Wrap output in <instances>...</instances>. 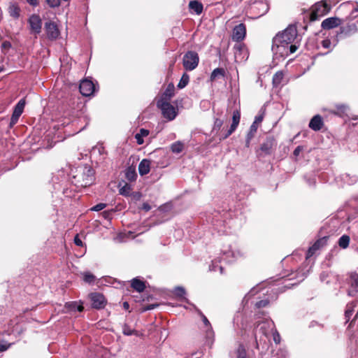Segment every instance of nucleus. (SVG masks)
Returning a JSON list of instances; mask_svg holds the SVG:
<instances>
[{"label": "nucleus", "mask_w": 358, "mask_h": 358, "mask_svg": "<svg viewBox=\"0 0 358 358\" xmlns=\"http://www.w3.org/2000/svg\"><path fill=\"white\" fill-rule=\"evenodd\" d=\"M341 20L338 17H329L323 20L321 27L324 29H331L340 24Z\"/></svg>", "instance_id": "nucleus-13"}, {"label": "nucleus", "mask_w": 358, "mask_h": 358, "mask_svg": "<svg viewBox=\"0 0 358 358\" xmlns=\"http://www.w3.org/2000/svg\"><path fill=\"white\" fill-rule=\"evenodd\" d=\"M130 192V187L128 185H125L120 189V193L122 195H129Z\"/></svg>", "instance_id": "nucleus-44"}, {"label": "nucleus", "mask_w": 358, "mask_h": 358, "mask_svg": "<svg viewBox=\"0 0 358 358\" xmlns=\"http://www.w3.org/2000/svg\"><path fill=\"white\" fill-rule=\"evenodd\" d=\"M173 293L176 296L182 297L186 294V292H185V289H184V287H176L174 289Z\"/></svg>", "instance_id": "nucleus-39"}, {"label": "nucleus", "mask_w": 358, "mask_h": 358, "mask_svg": "<svg viewBox=\"0 0 358 358\" xmlns=\"http://www.w3.org/2000/svg\"><path fill=\"white\" fill-rule=\"evenodd\" d=\"M234 49L235 50V52H234L235 57L236 58L237 55L238 53H241L242 51L245 50V47L241 44H237V45H234Z\"/></svg>", "instance_id": "nucleus-42"}, {"label": "nucleus", "mask_w": 358, "mask_h": 358, "mask_svg": "<svg viewBox=\"0 0 358 358\" xmlns=\"http://www.w3.org/2000/svg\"><path fill=\"white\" fill-rule=\"evenodd\" d=\"M106 206V203H98V204L95 205L94 206H93L91 208V210L93 211H100V210H103V208H105Z\"/></svg>", "instance_id": "nucleus-45"}, {"label": "nucleus", "mask_w": 358, "mask_h": 358, "mask_svg": "<svg viewBox=\"0 0 358 358\" xmlns=\"http://www.w3.org/2000/svg\"><path fill=\"white\" fill-rule=\"evenodd\" d=\"M74 243L76 245L78 246H82L83 245V242L82 241L80 240V238L78 237V235H76L74 238Z\"/></svg>", "instance_id": "nucleus-51"}, {"label": "nucleus", "mask_w": 358, "mask_h": 358, "mask_svg": "<svg viewBox=\"0 0 358 358\" xmlns=\"http://www.w3.org/2000/svg\"><path fill=\"white\" fill-rule=\"evenodd\" d=\"M321 44L324 48L328 49L331 47V43L329 39L326 38L322 41Z\"/></svg>", "instance_id": "nucleus-48"}, {"label": "nucleus", "mask_w": 358, "mask_h": 358, "mask_svg": "<svg viewBox=\"0 0 358 358\" xmlns=\"http://www.w3.org/2000/svg\"><path fill=\"white\" fill-rule=\"evenodd\" d=\"M199 55L194 51H187L183 56L182 64L187 71L195 69L199 64Z\"/></svg>", "instance_id": "nucleus-5"}, {"label": "nucleus", "mask_w": 358, "mask_h": 358, "mask_svg": "<svg viewBox=\"0 0 358 358\" xmlns=\"http://www.w3.org/2000/svg\"><path fill=\"white\" fill-rule=\"evenodd\" d=\"M215 264H216L215 261L212 262V264L210 266V270L215 271L217 270V268H218L220 269V273H223V267L222 266H218L215 265Z\"/></svg>", "instance_id": "nucleus-46"}, {"label": "nucleus", "mask_w": 358, "mask_h": 358, "mask_svg": "<svg viewBox=\"0 0 358 358\" xmlns=\"http://www.w3.org/2000/svg\"><path fill=\"white\" fill-rule=\"evenodd\" d=\"M268 300H261V301H257L256 303H255V306L258 308H262V307H265L268 305Z\"/></svg>", "instance_id": "nucleus-47"}, {"label": "nucleus", "mask_w": 358, "mask_h": 358, "mask_svg": "<svg viewBox=\"0 0 358 358\" xmlns=\"http://www.w3.org/2000/svg\"><path fill=\"white\" fill-rule=\"evenodd\" d=\"M330 6L325 1H322L315 3L312 7L310 20L315 21L324 16L330 11Z\"/></svg>", "instance_id": "nucleus-4"}, {"label": "nucleus", "mask_w": 358, "mask_h": 358, "mask_svg": "<svg viewBox=\"0 0 358 358\" xmlns=\"http://www.w3.org/2000/svg\"><path fill=\"white\" fill-rule=\"evenodd\" d=\"M158 306V304H150L146 308H145V310H150L155 308Z\"/></svg>", "instance_id": "nucleus-56"}, {"label": "nucleus", "mask_w": 358, "mask_h": 358, "mask_svg": "<svg viewBox=\"0 0 358 358\" xmlns=\"http://www.w3.org/2000/svg\"><path fill=\"white\" fill-rule=\"evenodd\" d=\"M28 23L29 24L31 32L36 34L41 33L42 28V20L38 15H31L28 20Z\"/></svg>", "instance_id": "nucleus-8"}, {"label": "nucleus", "mask_w": 358, "mask_h": 358, "mask_svg": "<svg viewBox=\"0 0 358 358\" xmlns=\"http://www.w3.org/2000/svg\"><path fill=\"white\" fill-rule=\"evenodd\" d=\"M229 254H231V255H234L233 252H224V255H226L227 257L229 256Z\"/></svg>", "instance_id": "nucleus-61"}, {"label": "nucleus", "mask_w": 358, "mask_h": 358, "mask_svg": "<svg viewBox=\"0 0 358 358\" xmlns=\"http://www.w3.org/2000/svg\"><path fill=\"white\" fill-rule=\"evenodd\" d=\"M95 279V276L90 273L86 272L84 273L83 280L87 283L91 284L94 282Z\"/></svg>", "instance_id": "nucleus-34"}, {"label": "nucleus", "mask_w": 358, "mask_h": 358, "mask_svg": "<svg viewBox=\"0 0 358 358\" xmlns=\"http://www.w3.org/2000/svg\"><path fill=\"white\" fill-rule=\"evenodd\" d=\"M45 29L47 36L50 40H55L58 38L59 31L57 24L52 22H48L45 24Z\"/></svg>", "instance_id": "nucleus-10"}, {"label": "nucleus", "mask_w": 358, "mask_h": 358, "mask_svg": "<svg viewBox=\"0 0 358 358\" xmlns=\"http://www.w3.org/2000/svg\"><path fill=\"white\" fill-rule=\"evenodd\" d=\"M150 208H151V207H150V206L148 203H144L143 204V210H146V211H148V210H150Z\"/></svg>", "instance_id": "nucleus-58"}, {"label": "nucleus", "mask_w": 358, "mask_h": 358, "mask_svg": "<svg viewBox=\"0 0 358 358\" xmlns=\"http://www.w3.org/2000/svg\"><path fill=\"white\" fill-rule=\"evenodd\" d=\"M322 118L320 115H316L313 117L309 122V127L313 131H320L323 127Z\"/></svg>", "instance_id": "nucleus-14"}, {"label": "nucleus", "mask_w": 358, "mask_h": 358, "mask_svg": "<svg viewBox=\"0 0 358 358\" xmlns=\"http://www.w3.org/2000/svg\"><path fill=\"white\" fill-rule=\"evenodd\" d=\"M6 350H7V347L0 344V351H5Z\"/></svg>", "instance_id": "nucleus-60"}, {"label": "nucleus", "mask_w": 358, "mask_h": 358, "mask_svg": "<svg viewBox=\"0 0 358 358\" xmlns=\"http://www.w3.org/2000/svg\"><path fill=\"white\" fill-rule=\"evenodd\" d=\"M27 2L32 6H36L38 4V0H26Z\"/></svg>", "instance_id": "nucleus-54"}, {"label": "nucleus", "mask_w": 358, "mask_h": 358, "mask_svg": "<svg viewBox=\"0 0 358 358\" xmlns=\"http://www.w3.org/2000/svg\"><path fill=\"white\" fill-rule=\"evenodd\" d=\"M135 138L136 139V142L138 145H141L143 143V137L141 136L140 135H138V134H136L135 135Z\"/></svg>", "instance_id": "nucleus-52"}, {"label": "nucleus", "mask_w": 358, "mask_h": 358, "mask_svg": "<svg viewBox=\"0 0 358 358\" xmlns=\"http://www.w3.org/2000/svg\"><path fill=\"white\" fill-rule=\"evenodd\" d=\"M157 106L162 110L163 117L169 121L173 120L178 115L177 110L169 101L159 99Z\"/></svg>", "instance_id": "nucleus-3"}, {"label": "nucleus", "mask_w": 358, "mask_h": 358, "mask_svg": "<svg viewBox=\"0 0 358 358\" xmlns=\"http://www.w3.org/2000/svg\"><path fill=\"white\" fill-rule=\"evenodd\" d=\"M355 304L352 302L350 303H348L346 306V309L345 311V317L346 319V322H348L354 313V308L355 307Z\"/></svg>", "instance_id": "nucleus-24"}, {"label": "nucleus", "mask_w": 358, "mask_h": 358, "mask_svg": "<svg viewBox=\"0 0 358 358\" xmlns=\"http://www.w3.org/2000/svg\"><path fill=\"white\" fill-rule=\"evenodd\" d=\"M66 306L71 310H77L79 312H82L83 310V306L82 305H78L76 302L68 303Z\"/></svg>", "instance_id": "nucleus-31"}, {"label": "nucleus", "mask_w": 358, "mask_h": 358, "mask_svg": "<svg viewBox=\"0 0 358 358\" xmlns=\"http://www.w3.org/2000/svg\"><path fill=\"white\" fill-rule=\"evenodd\" d=\"M246 34V28L245 25L243 23H241L236 26L233 29L232 39L234 41L240 42L243 41Z\"/></svg>", "instance_id": "nucleus-11"}, {"label": "nucleus", "mask_w": 358, "mask_h": 358, "mask_svg": "<svg viewBox=\"0 0 358 358\" xmlns=\"http://www.w3.org/2000/svg\"><path fill=\"white\" fill-rule=\"evenodd\" d=\"M302 148L301 146H297L295 150H294V155L295 156H297L299 155L300 152L301 151Z\"/></svg>", "instance_id": "nucleus-57"}, {"label": "nucleus", "mask_w": 358, "mask_h": 358, "mask_svg": "<svg viewBox=\"0 0 358 358\" xmlns=\"http://www.w3.org/2000/svg\"><path fill=\"white\" fill-rule=\"evenodd\" d=\"M9 15L17 19L20 17V8L16 3H10L8 7Z\"/></svg>", "instance_id": "nucleus-22"}, {"label": "nucleus", "mask_w": 358, "mask_h": 358, "mask_svg": "<svg viewBox=\"0 0 358 358\" xmlns=\"http://www.w3.org/2000/svg\"><path fill=\"white\" fill-rule=\"evenodd\" d=\"M45 1L51 8L59 7L60 5V0H45Z\"/></svg>", "instance_id": "nucleus-41"}, {"label": "nucleus", "mask_w": 358, "mask_h": 358, "mask_svg": "<svg viewBox=\"0 0 358 358\" xmlns=\"http://www.w3.org/2000/svg\"><path fill=\"white\" fill-rule=\"evenodd\" d=\"M122 331H123V334L126 336L137 334V332L135 330L131 329L128 325L124 326Z\"/></svg>", "instance_id": "nucleus-40"}, {"label": "nucleus", "mask_w": 358, "mask_h": 358, "mask_svg": "<svg viewBox=\"0 0 358 358\" xmlns=\"http://www.w3.org/2000/svg\"><path fill=\"white\" fill-rule=\"evenodd\" d=\"M254 293H255L254 289H251L250 292H249L250 294H254Z\"/></svg>", "instance_id": "nucleus-63"}, {"label": "nucleus", "mask_w": 358, "mask_h": 358, "mask_svg": "<svg viewBox=\"0 0 358 358\" xmlns=\"http://www.w3.org/2000/svg\"><path fill=\"white\" fill-rule=\"evenodd\" d=\"M336 109H337V112H334V113L341 115L343 114H345L347 112L348 107L345 105L341 104V105L336 106Z\"/></svg>", "instance_id": "nucleus-37"}, {"label": "nucleus", "mask_w": 358, "mask_h": 358, "mask_svg": "<svg viewBox=\"0 0 358 358\" xmlns=\"http://www.w3.org/2000/svg\"><path fill=\"white\" fill-rule=\"evenodd\" d=\"M123 308L125 309V310H128L129 308V304L128 302L125 301L123 303Z\"/></svg>", "instance_id": "nucleus-59"}, {"label": "nucleus", "mask_w": 358, "mask_h": 358, "mask_svg": "<svg viewBox=\"0 0 358 358\" xmlns=\"http://www.w3.org/2000/svg\"><path fill=\"white\" fill-rule=\"evenodd\" d=\"M297 29L294 25H289L273 39L272 51L276 58L285 59L294 53L299 48Z\"/></svg>", "instance_id": "nucleus-1"}, {"label": "nucleus", "mask_w": 358, "mask_h": 358, "mask_svg": "<svg viewBox=\"0 0 358 358\" xmlns=\"http://www.w3.org/2000/svg\"><path fill=\"white\" fill-rule=\"evenodd\" d=\"M90 298L92 302V306L96 309L103 308L106 304L104 296L98 292L91 293Z\"/></svg>", "instance_id": "nucleus-7"}, {"label": "nucleus", "mask_w": 358, "mask_h": 358, "mask_svg": "<svg viewBox=\"0 0 358 358\" xmlns=\"http://www.w3.org/2000/svg\"><path fill=\"white\" fill-rule=\"evenodd\" d=\"M348 284L350 289H348L349 296H355L358 293V274L352 273L350 275Z\"/></svg>", "instance_id": "nucleus-12"}, {"label": "nucleus", "mask_w": 358, "mask_h": 358, "mask_svg": "<svg viewBox=\"0 0 358 358\" xmlns=\"http://www.w3.org/2000/svg\"><path fill=\"white\" fill-rule=\"evenodd\" d=\"M250 141H248V136H247L246 138V146L248 147L250 144Z\"/></svg>", "instance_id": "nucleus-62"}, {"label": "nucleus", "mask_w": 358, "mask_h": 358, "mask_svg": "<svg viewBox=\"0 0 358 358\" xmlns=\"http://www.w3.org/2000/svg\"><path fill=\"white\" fill-rule=\"evenodd\" d=\"M131 286L138 292H143L145 288V282L136 278L131 280Z\"/></svg>", "instance_id": "nucleus-20"}, {"label": "nucleus", "mask_w": 358, "mask_h": 358, "mask_svg": "<svg viewBox=\"0 0 358 358\" xmlns=\"http://www.w3.org/2000/svg\"><path fill=\"white\" fill-rule=\"evenodd\" d=\"M138 134L142 137L147 136L149 134V131L145 129H141Z\"/></svg>", "instance_id": "nucleus-50"}, {"label": "nucleus", "mask_w": 358, "mask_h": 358, "mask_svg": "<svg viewBox=\"0 0 358 358\" xmlns=\"http://www.w3.org/2000/svg\"><path fill=\"white\" fill-rule=\"evenodd\" d=\"M241 120V113L238 110H236L233 112L232 123L225 134L220 138V140H224L232 134L238 127Z\"/></svg>", "instance_id": "nucleus-6"}, {"label": "nucleus", "mask_w": 358, "mask_h": 358, "mask_svg": "<svg viewBox=\"0 0 358 358\" xmlns=\"http://www.w3.org/2000/svg\"><path fill=\"white\" fill-rule=\"evenodd\" d=\"M197 313L199 315V316L201 317L202 321L204 324V325L208 328L207 333L210 334H213V328L212 326L209 322V320L207 319V317L203 314V313L196 307H194Z\"/></svg>", "instance_id": "nucleus-23"}, {"label": "nucleus", "mask_w": 358, "mask_h": 358, "mask_svg": "<svg viewBox=\"0 0 358 358\" xmlns=\"http://www.w3.org/2000/svg\"><path fill=\"white\" fill-rule=\"evenodd\" d=\"M189 81V75H187L186 73H183V75L182 76L178 84V87L179 89H182L184 88L185 87L187 86V85L188 84Z\"/></svg>", "instance_id": "nucleus-29"}, {"label": "nucleus", "mask_w": 358, "mask_h": 358, "mask_svg": "<svg viewBox=\"0 0 358 358\" xmlns=\"http://www.w3.org/2000/svg\"><path fill=\"white\" fill-rule=\"evenodd\" d=\"M184 148V145L180 141L173 143L171 146V150L173 153H180Z\"/></svg>", "instance_id": "nucleus-26"}, {"label": "nucleus", "mask_w": 358, "mask_h": 358, "mask_svg": "<svg viewBox=\"0 0 358 358\" xmlns=\"http://www.w3.org/2000/svg\"><path fill=\"white\" fill-rule=\"evenodd\" d=\"M19 118H20L19 116L12 114L10 124H9V128H12L17 122Z\"/></svg>", "instance_id": "nucleus-43"}, {"label": "nucleus", "mask_w": 358, "mask_h": 358, "mask_svg": "<svg viewBox=\"0 0 358 358\" xmlns=\"http://www.w3.org/2000/svg\"><path fill=\"white\" fill-rule=\"evenodd\" d=\"M11 43L8 41H4L2 42L1 45V52L6 54L8 50L11 48Z\"/></svg>", "instance_id": "nucleus-35"}, {"label": "nucleus", "mask_w": 358, "mask_h": 358, "mask_svg": "<svg viewBox=\"0 0 358 358\" xmlns=\"http://www.w3.org/2000/svg\"><path fill=\"white\" fill-rule=\"evenodd\" d=\"M174 85L173 83H169L160 99H164L165 101H169L170 99L174 96Z\"/></svg>", "instance_id": "nucleus-18"}, {"label": "nucleus", "mask_w": 358, "mask_h": 358, "mask_svg": "<svg viewBox=\"0 0 358 358\" xmlns=\"http://www.w3.org/2000/svg\"><path fill=\"white\" fill-rule=\"evenodd\" d=\"M236 354L237 358H247V352L243 344L240 343L238 345Z\"/></svg>", "instance_id": "nucleus-27"}, {"label": "nucleus", "mask_w": 358, "mask_h": 358, "mask_svg": "<svg viewBox=\"0 0 358 358\" xmlns=\"http://www.w3.org/2000/svg\"><path fill=\"white\" fill-rule=\"evenodd\" d=\"M223 124H224V120L219 119V118H215V120L214 121L213 131H220L221 127H222Z\"/></svg>", "instance_id": "nucleus-33"}, {"label": "nucleus", "mask_w": 358, "mask_h": 358, "mask_svg": "<svg viewBox=\"0 0 358 358\" xmlns=\"http://www.w3.org/2000/svg\"><path fill=\"white\" fill-rule=\"evenodd\" d=\"M275 142L273 138H266L265 142L261 145V150L266 154H270L272 152Z\"/></svg>", "instance_id": "nucleus-17"}, {"label": "nucleus", "mask_w": 358, "mask_h": 358, "mask_svg": "<svg viewBox=\"0 0 358 358\" xmlns=\"http://www.w3.org/2000/svg\"><path fill=\"white\" fill-rule=\"evenodd\" d=\"M125 175L126 178L130 181L134 180L137 176L135 170L131 169L127 170Z\"/></svg>", "instance_id": "nucleus-32"}, {"label": "nucleus", "mask_w": 358, "mask_h": 358, "mask_svg": "<svg viewBox=\"0 0 358 358\" xmlns=\"http://www.w3.org/2000/svg\"><path fill=\"white\" fill-rule=\"evenodd\" d=\"M189 8L191 10L194 11L196 14L200 15L203 11V5L201 2L196 0L190 1L189 3Z\"/></svg>", "instance_id": "nucleus-19"}, {"label": "nucleus", "mask_w": 358, "mask_h": 358, "mask_svg": "<svg viewBox=\"0 0 358 358\" xmlns=\"http://www.w3.org/2000/svg\"><path fill=\"white\" fill-rule=\"evenodd\" d=\"M350 15L352 17H356L358 15V6L352 10Z\"/></svg>", "instance_id": "nucleus-55"}, {"label": "nucleus", "mask_w": 358, "mask_h": 358, "mask_svg": "<svg viewBox=\"0 0 358 358\" xmlns=\"http://www.w3.org/2000/svg\"><path fill=\"white\" fill-rule=\"evenodd\" d=\"M25 104H26L25 99H20L18 101V103L15 105V106L14 107L13 114L20 117V115L23 113Z\"/></svg>", "instance_id": "nucleus-21"}, {"label": "nucleus", "mask_w": 358, "mask_h": 358, "mask_svg": "<svg viewBox=\"0 0 358 358\" xmlns=\"http://www.w3.org/2000/svg\"><path fill=\"white\" fill-rule=\"evenodd\" d=\"M343 178L345 180V182H347L348 185H352L357 180V176H353L352 177H350L348 174L343 175Z\"/></svg>", "instance_id": "nucleus-36"}, {"label": "nucleus", "mask_w": 358, "mask_h": 358, "mask_svg": "<svg viewBox=\"0 0 358 358\" xmlns=\"http://www.w3.org/2000/svg\"><path fill=\"white\" fill-rule=\"evenodd\" d=\"M263 118H264V117L262 115H257L255 117V121L253 122L252 124H255V125H257L258 124H259L262 122Z\"/></svg>", "instance_id": "nucleus-49"}, {"label": "nucleus", "mask_w": 358, "mask_h": 358, "mask_svg": "<svg viewBox=\"0 0 358 358\" xmlns=\"http://www.w3.org/2000/svg\"><path fill=\"white\" fill-rule=\"evenodd\" d=\"M76 172L73 178L78 187H85L94 182V171L91 166L87 164L81 166L77 169Z\"/></svg>", "instance_id": "nucleus-2"}, {"label": "nucleus", "mask_w": 358, "mask_h": 358, "mask_svg": "<svg viewBox=\"0 0 358 358\" xmlns=\"http://www.w3.org/2000/svg\"><path fill=\"white\" fill-rule=\"evenodd\" d=\"M327 243V237L317 240L308 250L307 257H311L317 250L325 245Z\"/></svg>", "instance_id": "nucleus-15"}, {"label": "nucleus", "mask_w": 358, "mask_h": 358, "mask_svg": "<svg viewBox=\"0 0 358 358\" xmlns=\"http://www.w3.org/2000/svg\"><path fill=\"white\" fill-rule=\"evenodd\" d=\"M79 89L83 96H88L94 93L95 87L91 80L85 79L80 83Z\"/></svg>", "instance_id": "nucleus-9"}, {"label": "nucleus", "mask_w": 358, "mask_h": 358, "mask_svg": "<svg viewBox=\"0 0 358 358\" xmlns=\"http://www.w3.org/2000/svg\"><path fill=\"white\" fill-rule=\"evenodd\" d=\"M273 340L275 343H280V334L277 331L273 334Z\"/></svg>", "instance_id": "nucleus-53"}, {"label": "nucleus", "mask_w": 358, "mask_h": 358, "mask_svg": "<svg viewBox=\"0 0 358 358\" xmlns=\"http://www.w3.org/2000/svg\"><path fill=\"white\" fill-rule=\"evenodd\" d=\"M257 127L258 126L255 125V124H252L250 127V131L247 135L248 136V141H251V139L254 137V135L257 130Z\"/></svg>", "instance_id": "nucleus-38"}, {"label": "nucleus", "mask_w": 358, "mask_h": 358, "mask_svg": "<svg viewBox=\"0 0 358 358\" xmlns=\"http://www.w3.org/2000/svg\"><path fill=\"white\" fill-rule=\"evenodd\" d=\"M350 236L348 235H343L338 240V245L343 249L347 248L350 243Z\"/></svg>", "instance_id": "nucleus-25"}, {"label": "nucleus", "mask_w": 358, "mask_h": 358, "mask_svg": "<svg viewBox=\"0 0 358 358\" xmlns=\"http://www.w3.org/2000/svg\"><path fill=\"white\" fill-rule=\"evenodd\" d=\"M225 71L222 68H217L213 71L210 75V80H214L219 76L223 77L224 76Z\"/></svg>", "instance_id": "nucleus-28"}, {"label": "nucleus", "mask_w": 358, "mask_h": 358, "mask_svg": "<svg viewBox=\"0 0 358 358\" xmlns=\"http://www.w3.org/2000/svg\"><path fill=\"white\" fill-rule=\"evenodd\" d=\"M150 170V161L147 159H143L138 165V171L141 176L148 174Z\"/></svg>", "instance_id": "nucleus-16"}, {"label": "nucleus", "mask_w": 358, "mask_h": 358, "mask_svg": "<svg viewBox=\"0 0 358 358\" xmlns=\"http://www.w3.org/2000/svg\"><path fill=\"white\" fill-rule=\"evenodd\" d=\"M283 73L282 71L276 72L273 77V83L275 86L280 85L283 79Z\"/></svg>", "instance_id": "nucleus-30"}]
</instances>
